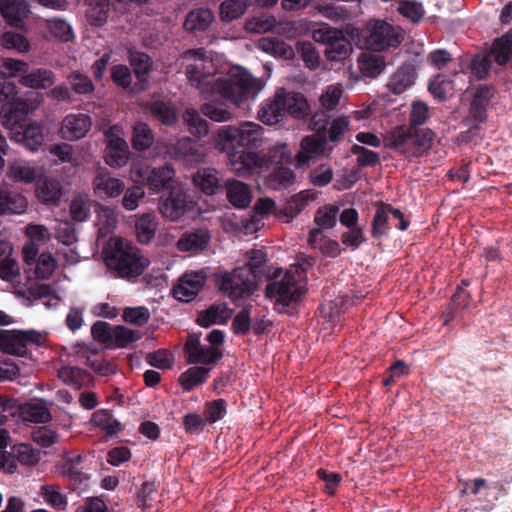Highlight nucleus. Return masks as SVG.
I'll return each instance as SVG.
<instances>
[{
	"mask_svg": "<svg viewBox=\"0 0 512 512\" xmlns=\"http://www.w3.org/2000/svg\"><path fill=\"white\" fill-rule=\"evenodd\" d=\"M103 256L107 268L128 281L137 279L150 265V260L138 247L118 236L107 240Z\"/></svg>",
	"mask_w": 512,
	"mask_h": 512,
	"instance_id": "1",
	"label": "nucleus"
},
{
	"mask_svg": "<svg viewBox=\"0 0 512 512\" xmlns=\"http://www.w3.org/2000/svg\"><path fill=\"white\" fill-rule=\"evenodd\" d=\"M436 134L429 128L397 126L384 137V146L394 149L406 158L426 155L432 148Z\"/></svg>",
	"mask_w": 512,
	"mask_h": 512,
	"instance_id": "2",
	"label": "nucleus"
},
{
	"mask_svg": "<svg viewBox=\"0 0 512 512\" xmlns=\"http://www.w3.org/2000/svg\"><path fill=\"white\" fill-rule=\"evenodd\" d=\"M264 129L254 122H244L239 127L226 126L218 132L219 147L221 152L227 155L230 169L232 170V155L239 153H256L251 149H257L262 145Z\"/></svg>",
	"mask_w": 512,
	"mask_h": 512,
	"instance_id": "3",
	"label": "nucleus"
},
{
	"mask_svg": "<svg viewBox=\"0 0 512 512\" xmlns=\"http://www.w3.org/2000/svg\"><path fill=\"white\" fill-rule=\"evenodd\" d=\"M309 105L303 94L287 92L279 88L258 112L259 119L266 125L280 122L287 114L302 119L308 115Z\"/></svg>",
	"mask_w": 512,
	"mask_h": 512,
	"instance_id": "4",
	"label": "nucleus"
},
{
	"mask_svg": "<svg viewBox=\"0 0 512 512\" xmlns=\"http://www.w3.org/2000/svg\"><path fill=\"white\" fill-rule=\"evenodd\" d=\"M291 151L286 143H276L267 153H236L232 155V171L238 176L254 173L258 169L288 164Z\"/></svg>",
	"mask_w": 512,
	"mask_h": 512,
	"instance_id": "5",
	"label": "nucleus"
},
{
	"mask_svg": "<svg viewBox=\"0 0 512 512\" xmlns=\"http://www.w3.org/2000/svg\"><path fill=\"white\" fill-rule=\"evenodd\" d=\"M217 290L234 304L248 299L257 290V282L246 267H236L231 271H217L213 274Z\"/></svg>",
	"mask_w": 512,
	"mask_h": 512,
	"instance_id": "6",
	"label": "nucleus"
},
{
	"mask_svg": "<svg viewBox=\"0 0 512 512\" xmlns=\"http://www.w3.org/2000/svg\"><path fill=\"white\" fill-rule=\"evenodd\" d=\"M282 269H276L269 277V283L265 287V297L274 299V309L283 313L292 303H297L305 290L298 285L295 272L286 270L280 279Z\"/></svg>",
	"mask_w": 512,
	"mask_h": 512,
	"instance_id": "7",
	"label": "nucleus"
},
{
	"mask_svg": "<svg viewBox=\"0 0 512 512\" xmlns=\"http://www.w3.org/2000/svg\"><path fill=\"white\" fill-rule=\"evenodd\" d=\"M216 90L222 98L239 106L249 98H254L260 85L246 70L237 68L216 81Z\"/></svg>",
	"mask_w": 512,
	"mask_h": 512,
	"instance_id": "8",
	"label": "nucleus"
},
{
	"mask_svg": "<svg viewBox=\"0 0 512 512\" xmlns=\"http://www.w3.org/2000/svg\"><path fill=\"white\" fill-rule=\"evenodd\" d=\"M45 334L34 330L0 329V351L17 357H27L28 345L43 346Z\"/></svg>",
	"mask_w": 512,
	"mask_h": 512,
	"instance_id": "9",
	"label": "nucleus"
},
{
	"mask_svg": "<svg viewBox=\"0 0 512 512\" xmlns=\"http://www.w3.org/2000/svg\"><path fill=\"white\" fill-rule=\"evenodd\" d=\"M404 39L402 32L386 21L377 20L366 38L367 45L375 51L398 47Z\"/></svg>",
	"mask_w": 512,
	"mask_h": 512,
	"instance_id": "10",
	"label": "nucleus"
},
{
	"mask_svg": "<svg viewBox=\"0 0 512 512\" xmlns=\"http://www.w3.org/2000/svg\"><path fill=\"white\" fill-rule=\"evenodd\" d=\"M84 456L74 452H65L56 463V473L74 486H86L90 478L83 469Z\"/></svg>",
	"mask_w": 512,
	"mask_h": 512,
	"instance_id": "11",
	"label": "nucleus"
},
{
	"mask_svg": "<svg viewBox=\"0 0 512 512\" xmlns=\"http://www.w3.org/2000/svg\"><path fill=\"white\" fill-rule=\"evenodd\" d=\"M187 362L191 364H215L222 357V351L217 347L203 346L197 334H190L184 345Z\"/></svg>",
	"mask_w": 512,
	"mask_h": 512,
	"instance_id": "12",
	"label": "nucleus"
},
{
	"mask_svg": "<svg viewBox=\"0 0 512 512\" xmlns=\"http://www.w3.org/2000/svg\"><path fill=\"white\" fill-rule=\"evenodd\" d=\"M189 195L181 188L174 187L168 191V196L159 202V211L162 216L170 221H176L190 207Z\"/></svg>",
	"mask_w": 512,
	"mask_h": 512,
	"instance_id": "13",
	"label": "nucleus"
},
{
	"mask_svg": "<svg viewBox=\"0 0 512 512\" xmlns=\"http://www.w3.org/2000/svg\"><path fill=\"white\" fill-rule=\"evenodd\" d=\"M206 283V275L202 272L185 273L172 289L173 296L181 302L195 299Z\"/></svg>",
	"mask_w": 512,
	"mask_h": 512,
	"instance_id": "14",
	"label": "nucleus"
},
{
	"mask_svg": "<svg viewBox=\"0 0 512 512\" xmlns=\"http://www.w3.org/2000/svg\"><path fill=\"white\" fill-rule=\"evenodd\" d=\"M493 96V86L487 84L479 85L470 103L468 116L464 121L467 123H485L487 121V108Z\"/></svg>",
	"mask_w": 512,
	"mask_h": 512,
	"instance_id": "15",
	"label": "nucleus"
},
{
	"mask_svg": "<svg viewBox=\"0 0 512 512\" xmlns=\"http://www.w3.org/2000/svg\"><path fill=\"white\" fill-rule=\"evenodd\" d=\"M12 139L21 143L30 151H37L44 143L43 129L40 125L33 123L27 126L18 125L17 118H13Z\"/></svg>",
	"mask_w": 512,
	"mask_h": 512,
	"instance_id": "16",
	"label": "nucleus"
},
{
	"mask_svg": "<svg viewBox=\"0 0 512 512\" xmlns=\"http://www.w3.org/2000/svg\"><path fill=\"white\" fill-rule=\"evenodd\" d=\"M140 176L143 179V183L154 193L169 191L175 187L173 186L175 171L168 164L152 168L145 174L140 173Z\"/></svg>",
	"mask_w": 512,
	"mask_h": 512,
	"instance_id": "17",
	"label": "nucleus"
},
{
	"mask_svg": "<svg viewBox=\"0 0 512 512\" xmlns=\"http://www.w3.org/2000/svg\"><path fill=\"white\" fill-rule=\"evenodd\" d=\"M91 126L92 121L89 115L70 113L63 119L60 131L63 138L74 141L85 137Z\"/></svg>",
	"mask_w": 512,
	"mask_h": 512,
	"instance_id": "18",
	"label": "nucleus"
},
{
	"mask_svg": "<svg viewBox=\"0 0 512 512\" xmlns=\"http://www.w3.org/2000/svg\"><path fill=\"white\" fill-rule=\"evenodd\" d=\"M93 189L99 198H116L124 192L125 184L108 172L100 171L93 179Z\"/></svg>",
	"mask_w": 512,
	"mask_h": 512,
	"instance_id": "19",
	"label": "nucleus"
},
{
	"mask_svg": "<svg viewBox=\"0 0 512 512\" xmlns=\"http://www.w3.org/2000/svg\"><path fill=\"white\" fill-rule=\"evenodd\" d=\"M326 147V138L317 135L305 136L300 142V149L296 154L298 167H303L309 162L322 155Z\"/></svg>",
	"mask_w": 512,
	"mask_h": 512,
	"instance_id": "20",
	"label": "nucleus"
},
{
	"mask_svg": "<svg viewBox=\"0 0 512 512\" xmlns=\"http://www.w3.org/2000/svg\"><path fill=\"white\" fill-rule=\"evenodd\" d=\"M194 186L205 195L211 196L223 191L217 170L214 168H200L192 177Z\"/></svg>",
	"mask_w": 512,
	"mask_h": 512,
	"instance_id": "21",
	"label": "nucleus"
},
{
	"mask_svg": "<svg viewBox=\"0 0 512 512\" xmlns=\"http://www.w3.org/2000/svg\"><path fill=\"white\" fill-rule=\"evenodd\" d=\"M28 12L29 6L25 0H0V13L12 27H22Z\"/></svg>",
	"mask_w": 512,
	"mask_h": 512,
	"instance_id": "22",
	"label": "nucleus"
},
{
	"mask_svg": "<svg viewBox=\"0 0 512 512\" xmlns=\"http://www.w3.org/2000/svg\"><path fill=\"white\" fill-rule=\"evenodd\" d=\"M233 312V309H230L227 303L212 304L198 313L196 322L204 328L215 324H226L232 317Z\"/></svg>",
	"mask_w": 512,
	"mask_h": 512,
	"instance_id": "23",
	"label": "nucleus"
},
{
	"mask_svg": "<svg viewBox=\"0 0 512 512\" xmlns=\"http://www.w3.org/2000/svg\"><path fill=\"white\" fill-rule=\"evenodd\" d=\"M228 201L236 208L243 209L249 206L252 200L250 187L244 182L228 179L224 183Z\"/></svg>",
	"mask_w": 512,
	"mask_h": 512,
	"instance_id": "24",
	"label": "nucleus"
},
{
	"mask_svg": "<svg viewBox=\"0 0 512 512\" xmlns=\"http://www.w3.org/2000/svg\"><path fill=\"white\" fill-rule=\"evenodd\" d=\"M27 207V199L21 193L0 188V216L22 214Z\"/></svg>",
	"mask_w": 512,
	"mask_h": 512,
	"instance_id": "25",
	"label": "nucleus"
},
{
	"mask_svg": "<svg viewBox=\"0 0 512 512\" xmlns=\"http://www.w3.org/2000/svg\"><path fill=\"white\" fill-rule=\"evenodd\" d=\"M56 81L55 73L52 70L37 68L29 71L26 74L21 75L19 83L25 87L32 89H48Z\"/></svg>",
	"mask_w": 512,
	"mask_h": 512,
	"instance_id": "26",
	"label": "nucleus"
},
{
	"mask_svg": "<svg viewBox=\"0 0 512 512\" xmlns=\"http://www.w3.org/2000/svg\"><path fill=\"white\" fill-rule=\"evenodd\" d=\"M214 20V13L209 8L200 7L188 12L183 26L187 32H201L208 29Z\"/></svg>",
	"mask_w": 512,
	"mask_h": 512,
	"instance_id": "27",
	"label": "nucleus"
},
{
	"mask_svg": "<svg viewBox=\"0 0 512 512\" xmlns=\"http://www.w3.org/2000/svg\"><path fill=\"white\" fill-rule=\"evenodd\" d=\"M18 90L17 86L12 82H2L0 83V103H3V107L1 112L8 110L9 117L7 122L13 120V118H18V113L22 110L20 106H24V103L18 102Z\"/></svg>",
	"mask_w": 512,
	"mask_h": 512,
	"instance_id": "28",
	"label": "nucleus"
},
{
	"mask_svg": "<svg viewBox=\"0 0 512 512\" xmlns=\"http://www.w3.org/2000/svg\"><path fill=\"white\" fill-rule=\"evenodd\" d=\"M62 192V185L56 179H44L38 183L36 188V196L44 204L57 205Z\"/></svg>",
	"mask_w": 512,
	"mask_h": 512,
	"instance_id": "29",
	"label": "nucleus"
},
{
	"mask_svg": "<svg viewBox=\"0 0 512 512\" xmlns=\"http://www.w3.org/2000/svg\"><path fill=\"white\" fill-rule=\"evenodd\" d=\"M19 416L24 422L47 423L52 419L49 409L41 403H24L19 407Z\"/></svg>",
	"mask_w": 512,
	"mask_h": 512,
	"instance_id": "30",
	"label": "nucleus"
},
{
	"mask_svg": "<svg viewBox=\"0 0 512 512\" xmlns=\"http://www.w3.org/2000/svg\"><path fill=\"white\" fill-rule=\"evenodd\" d=\"M415 76L416 73L413 67H401L392 75L387 86L393 94L399 95L414 84Z\"/></svg>",
	"mask_w": 512,
	"mask_h": 512,
	"instance_id": "31",
	"label": "nucleus"
},
{
	"mask_svg": "<svg viewBox=\"0 0 512 512\" xmlns=\"http://www.w3.org/2000/svg\"><path fill=\"white\" fill-rule=\"evenodd\" d=\"M259 47L263 51L284 60L293 59L295 56L292 46L279 38L263 37L259 41Z\"/></svg>",
	"mask_w": 512,
	"mask_h": 512,
	"instance_id": "32",
	"label": "nucleus"
},
{
	"mask_svg": "<svg viewBox=\"0 0 512 512\" xmlns=\"http://www.w3.org/2000/svg\"><path fill=\"white\" fill-rule=\"evenodd\" d=\"M157 221L154 213H143L135 222V232L139 243L148 244L155 236Z\"/></svg>",
	"mask_w": 512,
	"mask_h": 512,
	"instance_id": "33",
	"label": "nucleus"
},
{
	"mask_svg": "<svg viewBox=\"0 0 512 512\" xmlns=\"http://www.w3.org/2000/svg\"><path fill=\"white\" fill-rule=\"evenodd\" d=\"M209 372L207 367H190L179 376V384L184 391L190 392L208 379Z\"/></svg>",
	"mask_w": 512,
	"mask_h": 512,
	"instance_id": "34",
	"label": "nucleus"
},
{
	"mask_svg": "<svg viewBox=\"0 0 512 512\" xmlns=\"http://www.w3.org/2000/svg\"><path fill=\"white\" fill-rule=\"evenodd\" d=\"M94 426L103 430L107 437L117 435L122 431V424L113 417L110 411L102 409L94 412L91 417Z\"/></svg>",
	"mask_w": 512,
	"mask_h": 512,
	"instance_id": "35",
	"label": "nucleus"
},
{
	"mask_svg": "<svg viewBox=\"0 0 512 512\" xmlns=\"http://www.w3.org/2000/svg\"><path fill=\"white\" fill-rule=\"evenodd\" d=\"M175 154L177 157L188 163H199L203 160L204 154L200 145L190 138H182L175 145Z\"/></svg>",
	"mask_w": 512,
	"mask_h": 512,
	"instance_id": "36",
	"label": "nucleus"
},
{
	"mask_svg": "<svg viewBox=\"0 0 512 512\" xmlns=\"http://www.w3.org/2000/svg\"><path fill=\"white\" fill-rule=\"evenodd\" d=\"M154 140V133L146 123L137 122L133 126L131 143L135 150H148L154 144Z\"/></svg>",
	"mask_w": 512,
	"mask_h": 512,
	"instance_id": "37",
	"label": "nucleus"
},
{
	"mask_svg": "<svg viewBox=\"0 0 512 512\" xmlns=\"http://www.w3.org/2000/svg\"><path fill=\"white\" fill-rule=\"evenodd\" d=\"M86 17L93 26H103L108 19L110 0H87Z\"/></svg>",
	"mask_w": 512,
	"mask_h": 512,
	"instance_id": "38",
	"label": "nucleus"
},
{
	"mask_svg": "<svg viewBox=\"0 0 512 512\" xmlns=\"http://www.w3.org/2000/svg\"><path fill=\"white\" fill-rule=\"evenodd\" d=\"M72 95H90L95 91V85L91 78L79 71H72L66 78Z\"/></svg>",
	"mask_w": 512,
	"mask_h": 512,
	"instance_id": "39",
	"label": "nucleus"
},
{
	"mask_svg": "<svg viewBox=\"0 0 512 512\" xmlns=\"http://www.w3.org/2000/svg\"><path fill=\"white\" fill-rule=\"evenodd\" d=\"M149 111L154 118L166 126L173 125L178 119L175 107L170 102L153 101L149 106Z\"/></svg>",
	"mask_w": 512,
	"mask_h": 512,
	"instance_id": "40",
	"label": "nucleus"
},
{
	"mask_svg": "<svg viewBox=\"0 0 512 512\" xmlns=\"http://www.w3.org/2000/svg\"><path fill=\"white\" fill-rule=\"evenodd\" d=\"M489 55L498 65H506L512 57V35L507 33L495 40Z\"/></svg>",
	"mask_w": 512,
	"mask_h": 512,
	"instance_id": "41",
	"label": "nucleus"
},
{
	"mask_svg": "<svg viewBox=\"0 0 512 512\" xmlns=\"http://www.w3.org/2000/svg\"><path fill=\"white\" fill-rule=\"evenodd\" d=\"M392 210V205L388 203L381 202L377 208L375 215L372 220V236L374 238H380L383 235H386L389 226H388V220H389V211Z\"/></svg>",
	"mask_w": 512,
	"mask_h": 512,
	"instance_id": "42",
	"label": "nucleus"
},
{
	"mask_svg": "<svg viewBox=\"0 0 512 512\" xmlns=\"http://www.w3.org/2000/svg\"><path fill=\"white\" fill-rule=\"evenodd\" d=\"M209 241V236L203 231L184 234L177 243L182 252L203 250Z\"/></svg>",
	"mask_w": 512,
	"mask_h": 512,
	"instance_id": "43",
	"label": "nucleus"
},
{
	"mask_svg": "<svg viewBox=\"0 0 512 512\" xmlns=\"http://www.w3.org/2000/svg\"><path fill=\"white\" fill-rule=\"evenodd\" d=\"M351 52L352 45L342 34L326 48L325 56L329 61L341 62L348 58Z\"/></svg>",
	"mask_w": 512,
	"mask_h": 512,
	"instance_id": "44",
	"label": "nucleus"
},
{
	"mask_svg": "<svg viewBox=\"0 0 512 512\" xmlns=\"http://www.w3.org/2000/svg\"><path fill=\"white\" fill-rule=\"evenodd\" d=\"M183 120L192 135L202 137L208 133V123L196 109L187 108L183 113Z\"/></svg>",
	"mask_w": 512,
	"mask_h": 512,
	"instance_id": "45",
	"label": "nucleus"
},
{
	"mask_svg": "<svg viewBox=\"0 0 512 512\" xmlns=\"http://www.w3.org/2000/svg\"><path fill=\"white\" fill-rule=\"evenodd\" d=\"M141 339V333L137 330L127 328L123 325L114 326L112 346L116 348H127Z\"/></svg>",
	"mask_w": 512,
	"mask_h": 512,
	"instance_id": "46",
	"label": "nucleus"
},
{
	"mask_svg": "<svg viewBox=\"0 0 512 512\" xmlns=\"http://www.w3.org/2000/svg\"><path fill=\"white\" fill-rule=\"evenodd\" d=\"M361 73L366 77L375 78L385 68V62L378 55H362L358 61Z\"/></svg>",
	"mask_w": 512,
	"mask_h": 512,
	"instance_id": "47",
	"label": "nucleus"
},
{
	"mask_svg": "<svg viewBox=\"0 0 512 512\" xmlns=\"http://www.w3.org/2000/svg\"><path fill=\"white\" fill-rule=\"evenodd\" d=\"M247 9V3L243 0H225L220 4V18L224 22H230L240 18Z\"/></svg>",
	"mask_w": 512,
	"mask_h": 512,
	"instance_id": "48",
	"label": "nucleus"
},
{
	"mask_svg": "<svg viewBox=\"0 0 512 512\" xmlns=\"http://www.w3.org/2000/svg\"><path fill=\"white\" fill-rule=\"evenodd\" d=\"M339 208L336 205H325L317 209L314 222L320 229H332L337 222Z\"/></svg>",
	"mask_w": 512,
	"mask_h": 512,
	"instance_id": "49",
	"label": "nucleus"
},
{
	"mask_svg": "<svg viewBox=\"0 0 512 512\" xmlns=\"http://www.w3.org/2000/svg\"><path fill=\"white\" fill-rule=\"evenodd\" d=\"M295 175L293 171L284 165L275 166L270 173L268 182L273 189L287 188L293 184Z\"/></svg>",
	"mask_w": 512,
	"mask_h": 512,
	"instance_id": "50",
	"label": "nucleus"
},
{
	"mask_svg": "<svg viewBox=\"0 0 512 512\" xmlns=\"http://www.w3.org/2000/svg\"><path fill=\"white\" fill-rule=\"evenodd\" d=\"M227 413V402L225 399L219 398L208 401L204 405L203 415L206 421L213 424L222 420Z\"/></svg>",
	"mask_w": 512,
	"mask_h": 512,
	"instance_id": "51",
	"label": "nucleus"
},
{
	"mask_svg": "<svg viewBox=\"0 0 512 512\" xmlns=\"http://www.w3.org/2000/svg\"><path fill=\"white\" fill-rule=\"evenodd\" d=\"M13 453L18 462L25 466H34L40 460V452L30 444H18L13 447Z\"/></svg>",
	"mask_w": 512,
	"mask_h": 512,
	"instance_id": "52",
	"label": "nucleus"
},
{
	"mask_svg": "<svg viewBox=\"0 0 512 512\" xmlns=\"http://www.w3.org/2000/svg\"><path fill=\"white\" fill-rule=\"evenodd\" d=\"M8 177L16 182L29 184L36 179V171L29 165L14 162L9 166Z\"/></svg>",
	"mask_w": 512,
	"mask_h": 512,
	"instance_id": "53",
	"label": "nucleus"
},
{
	"mask_svg": "<svg viewBox=\"0 0 512 512\" xmlns=\"http://www.w3.org/2000/svg\"><path fill=\"white\" fill-rule=\"evenodd\" d=\"M397 11L399 14L414 23L420 22L425 15V10L422 4L417 1L400 0Z\"/></svg>",
	"mask_w": 512,
	"mask_h": 512,
	"instance_id": "54",
	"label": "nucleus"
},
{
	"mask_svg": "<svg viewBox=\"0 0 512 512\" xmlns=\"http://www.w3.org/2000/svg\"><path fill=\"white\" fill-rule=\"evenodd\" d=\"M130 65L139 81L150 72L152 62L150 57L144 52H133L130 54Z\"/></svg>",
	"mask_w": 512,
	"mask_h": 512,
	"instance_id": "55",
	"label": "nucleus"
},
{
	"mask_svg": "<svg viewBox=\"0 0 512 512\" xmlns=\"http://www.w3.org/2000/svg\"><path fill=\"white\" fill-rule=\"evenodd\" d=\"M246 256L247 265L245 267L251 271V277H254L256 281L262 273L261 269L266 265L267 254L261 249H253L248 251Z\"/></svg>",
	"mask_w": 512,
	"mask_h": 512,
	"instance_id": "56",
	"label": "nucleus"
},
{
	"mask_svg": "<svg viewBox=\"0 0 512 512\" xmlns=\"http://www.w3.org/2000/svg\"><path fill=\"white\" fill-rule=\"evenodd\" d=\"M296 49L307 68L314 70L319 66V54L311 42L299 41Z\"/></svg>",
	"mask_w": 512,
	"mask_h": 512,
	"instance_id": "57",
	"label": "nucleus"
},
{
	"mask_svg": "<svg viewBox=\"0 0 512 512\" xmlns=\"http://www.w3.org/2000/svg\"><path fill=\"white\" fill-rule=\"evenodd\" d=\"M452 88V82L444 75L437 74L429 81L428 90L438 101H444L447 98V92Z\"/></svg>",
	"mask_w": 512,
	"mask_h": 512,
	"instance_id": "58",
	"label": "nucleus"
},
{
	"mask_svg": "<svg viewBox=\"0 0 512 512\" xmlns=\"http://www.w3.org/2000/svg\"><path fill=\"white\" fill-rule=\"evenodd\" d=\"M91 204L88 198L76 196L70 203V214L74 221L82 222L90 216Z\"/></svg>",
	"mask_w": 512,
	"mask_h": 512,
	"instance_id": "59",
	"label": "nucleus"
},
{
	"mask_svg": "<svg viewBox=\"0 0 512 512\" xmlns=\"http://www.w3.org/2000/svg\"><path fill=\"white\" fill-rule=\"evenodd\" d=\"M122 318L126 323L143 326L149 321L150 312L145 306L126 307L123 310Z\"/></svg>",
	"mask_w": 512,
	"mask_h": 512,
	"instance_id": "60",
	"label": "nucleus"
},
{
	"mask_svg": "<svg viewBox=\"0 0 512 512\" xmlns=\"http://www.w3.org/2000/svg\"><path fill=\"white\" fill-rule=\"evenodd\" d=\"M491 69V57L489 54H476L470 62L472 75L478 80L485 79Z\"/></svg>",
	"mask_w": 512,
	"mask_h": 512,
	"instance_id": "61",
	"label": "nucleus"
},
{
	"mask_svg": "<svg viewBox=\"0 0 512 512\" xmlns=\"http://www.w3.org/2000/svg\"><path fill=\"white\" fill-rule=\"evenodd\" d=\"M1 42L5 48L15 49L20 53H25L30 49L28 39L16 32H5L1 37Z\"/></svg>",
	"mask_w": 512,
	"mask_h": 512,
	"instance_id": "62",
	"label": "nucleus"
},
{
	"mask_svg": "<svg viewBox=\"0 0 512 512\" xmlns=\"http://www.w3.org/2000/svg\"><path fill=\"white\" fill-rule=\"evenodd\" d=\"M113 331L114 327L104 321H96L91 327V335L93 339L99 343L107 345L108 347L112 346Z\"/></svg>",
	"mask_w": 512,
	"mask_h": 512,
	"instance_id": "63",
	"label": "nucleus"
},
{
	"mask_svg": "<svg viewBox=\"0 0 512 512\" xmlns=\"http://www.w3.org/2000/svg\"><path fill=\"white\" fill-rule=\"evenodd\" d=\"M310 182L317 187L328 185L333 179V170L329 164H321L309 172Z\"/></svg>",
	"mask_w": 512,
	"mask_h": 512,
	"instance_id": "64",
	"label": "nucleus"
}]
</instances>
